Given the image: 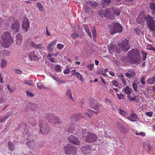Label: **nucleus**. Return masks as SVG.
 I'll use <instances>...</instances> for the list:
<instances>
[{
    "instance_id": "nucleus-58",
    "label": "nucleus",
    "mask_w": 155,
    "mask_h": 155,
    "mask_svg": "<svg viewBox=\"0 0 155 155\" xmlns=\"http://www.w3.org/2000/svg\"><path fill=\"white\" fill-rule=\"evenodd\" d=\"M16 39L15 40H18L19 39H22V37L19 34H17L16 36Z\"/></svg>"
},
{
    "instance_id": "nucleus-22",
    "label": "nucleus",
    "mask_w": 155,
    "mask_h": 155,
    "mask_svg": "<svg viewBox=\"0 0 155 155\" xmlns=\"http://www.w3.org/2000/svg\"><path fill=\"white\" fill-rule=\"evenodd\" d=\"M26 145L29 148L33 149L35 145V141L33 140L29 141L28 140L26 143Z\"/></svg>"
},
{
    "instance_id": "nucleus-33",
    "label": "nucleus",
    "mask_w": 155,
    "mask_h": 155,
    "mask_svg": "<svg viewBox=\"0 0 155 155\" xmlns=\"http://www.w3.org/2000/svg\"><path fill=\"white\" fill-rule=\"evenodd\" d=\"M7 64V61L3 59H1V60L0 66L2 68H4L6 66Z\"/></svg>"
},
{
    "instance_id": "nucleus-38",
    "label": "nucleus",
    "mask_w": 155,
    "mask_h": 155,
    "mask_svg": "<svg viewBox=\"0 0 155 155\" xmlns=\"http://www.w3.org/2000/svg\"><path fill=\"white\" fill-rule=\"evenodd\" d=\"M118 111L121 115L123 116L126 115L127 114V112L123 109H119L118 110Z\"/></svg>"
},
{
    "instance_id": "nucleus-60",
    "label": "nucleus",
    "mask_w": 155,
    "mask_h": 155,
    "mask_svg": "<svg viewBox=\"0 0 155 155\" xmlns=\"http://www.w3.org/2000/svg\"><path fill=\"white\" fill-rule=\"evenodd\" d=\"M26 94L28 96H30L31 97H33L34 96V95L32 93L28 91H27L26 92Z\"/></svg>"
},
{
    "instance_id": "nucleus-46",
    "label": "nucleus",
    "mask_w": 155,
    "mask_h": 155,
    "mask_svg": "<svg viewBox=\"0 0 155 155\" xmlns=\"http://www.w3.org/2000/svg\"><path fill=\"white\" fill-rule=\"evenodd\" d=\"M101 4L103 8H105L107 5V0H102Z\"/></svg>"
},
{
    "instance_id": "nucleus-62",
    "label": "nucleus",
    "mask_w": 155,
    "mask_h": 155,
    "mask_svg": "<svg viewBox=\"0 0 155 155\" xmlns=\"http://www.w3.org/2000/svg\"><path fill=\"white\" fill-rule=\"evenodd\" d=\"M145 114L146 115L150 117H152L153 115L152 112H146Z\"/></svg>"
},
{
    "instance_id": "nucleus-1",
    "label": "nucleus",
    "mask_w": 155,
    "mask_h": 155,
    "mask_svg": "<svg viewBox=\"0 0 155 155\" xmlns=\"http://www.w3.org/2000/svg\"><path fill=\"white\" fill-rule=\"evenodd\" d=\"M1 39V45L5 48L9 47L13 42V40L9 32L6 31L4 32L2 35Z\"/></svg>"
},
{
    "instance_id": "nucleus-9",
    "label": "nucleus",
    "mask_w": 155,
    "mask_h": 155,
    "mask_svg": "<svg viewBox=\"0 0 155 155\" xmlns=\"http://www.w3.org/2000/svg\"><path fill=\"white\" fill-rule=\"evenodd\" d=\"M97 138V136L95 134L89 133L86 136L85 140L87 143H93L96 140Z\"/></svg>"
},
{
    "instance_id": "nucleus-44",
    "label": "nucleus",
    "mask_w": 155,
    "mask_h": 155,
    "mask_svg": "<svg viewBox=\"0 0 155 155\" xmlns=\"http://www.w3.org/2000/svg\"><path fill=\"white\" fill-rule=\"evenodd\" d=\"M57 41V40H55L53 41L48 45V48L55 45Z\"/></svg>"
},
{
    "instance_id": "nucleus-36",
    "label": "nucleus",
    "mask_w": 155,
    "mask_h": 155,
    "mask_svg": "<svg viewBox=\"0 0 155 155\" xmlns=\"http://www.w3.org/2000/svg\"><path fill=\"white\" fill-rule=\"evenodd\" d=\"M119 76L121 80L124 85H126L127 84V82L126 80L124 78V75L122 74H121L119 75Z\"/></svg>"
},
{
    "instance_id": "nucleus-3",
    "label": "nucleus",
    "mask_w": 155,
    "mask_h": 155,
    "mask_svg": "<svg viewBox=\"0 0 155 155\" xmlns=\"http://www.w3.org/2000/svg\"><path fill=\"white\" fill-rule=\"evenodd\" d=\"M108 28H109L110 33L111 35L115 33L121 32L123 29L122 26L117 22L112 23L111 25H109Z\"/></svg>"
},
{
    "instance_id": "nucleus-37",
    "label": "nucleus",
    "mask_w": 155,
    "mask_h": 155,
    "mask_svg": "<svg viewBox=\"0 0 155 155\" xmlns=\"http://www.w3.org/2000/svg\"><path fill=\"white\" fill-rule=\"evenodd\" d=\"M66 95L67 96H68L71 99H73V97L72 96V94L71 92V90L70 88H68L66 93Z\"/></svg>"
},
{
    "instance_id": "nucleus-10",
    "label": "nucleus",
    "mask_w": 155,
    "mask_h": 155,
    "mask_svg": "<svg viewBox=\"0 0 155 155\" xmlns=\"http://www.w3.org/2000/svg\"><path fill=\"white\" fill-rule=\"evenodd\" d=\"M20 27V25L18 20H14L11 25V28L12 31L15 33L18 32Z\"/></svg>"
},
{
    "instance_id": "nucleus-15",
    "label": "nucleus",
    "mask_w": 155,
    "mask_h": 155,
    "mask_svg": "<svg viewBox=\"0 0 155 155\" xmlns=\"http://www.w3.org/2000/svg\"><path fill=\"white\" fill-rule=\"evenodd\" d=\"M29 21L27 18L25 19L22 21V26L23 30L27 31L29 28Z\"/></svg>"
},
{
    "instance_id": "nucleus-49",
    "label": "nucleus",
    "mask_w": 155,
    "mask_h": 155,
    "mask_svg": "<svg viewBox=\"0 0 155 155\" xmlns=\"http://www.w3.org/2000/svg\"><path fill=\"white\" fill-rule=\"evenodd\" d=\"M120 10L119 9H116L114 11V14L117 15H120Z\"/></svg>"
},
{
    "instance_id": "nucleus-17",
    "label": "nucleus",
    "mask_w": 155,
    "mask_h": 155,
    "mask_svg": "<svg viewBox=\"0 0 155 155\" xmlns=\"http://www.w3.org/2000/svg\"><path fill=\"white\" fill-rule=\"evenodd\" d=\"M28 44L30 46L36 49H41V47H43L42 44H36L33 41L29 42Z\"/></svg>"
},
{
    "instance_id": "nucleus-8",
    "label": "nucleus",
    "mask_w": 155,
    "mask_h": 155,
    "mask_svg": "<svg viewBox=\"0 0 155 155\" xmlns=\"http://www.w3.org/2000/svg\"><path fill=\"white\" fill-rule=\"evenodd\" d=\"M119 46L121 50L124 51H127L130 48V45L129 44V41L127 39H125L119 45Z\"/></svg>"
},
{
    "instance_id": "nucleus-30",
    "label": "nucleus",
    "mask_w": 155,
    "mask_h": 155,
    "mask_svg": "<svg viewBox=\"0 0 155 155\" xmlns=\"http://www.w3.org/2000/svg\"><path fill=\"white\" fill-rule=\"evenodd\" d=\"M64 127L66 131L70 132L71 133H73L74 130V128L73 127L69 128V126L68 125L64 126Z\"/></svg>"
},
{
    "instance_id": "nucleus-42",
    "label": "nucleus",
    "mask_w": 155,
    "mask_h": 155,
    "mask_svg": "<svg viewBox=\"0 0 155 155\" xmlns=\"http://www.w3.org/2000/svg\"><path fill=\"white\" fill-rule=\"evenodd\" d=\"M92 35L93 37V39L95 41L96 40V30L95 29V27H94V28H93L92 30Z\"/></svg>"
},
{
    "instance_id": "nucleus-51",
    "label": "nucleus",
    "mask_w": 155,
    "mask_h": 155,
    "mask_svg": "<svg viewBox=\"0 0 155 155\" xmlns=\"http://www.w3.org/2000/svg\"><path fill=\"white\" fill-rule=\"evenodd\" d=\"M145 77H144V76H143L142 78L141 79L140 82L141 84L142 85H144L145 84Z\"/></svg>"
},
{
    "instance_id": "nucleus-50",
    "label": "nucleus",
    "mask_w": 155,
    "mask_h": 155,
    "mask_svg": "<svg viewBox=\"0 0 155 155\" xmlns=\"http://www.w3.org/2000/svg\"><path fill=\"white\" fill-rule=\"evenodd\" d=\"M142 54L143 55L142 59L143 60H144L146 58L147 54L145 52L143 51L142 52Z\"/></svg>"
},
{
    "instance_id": "nucleus-34",
    "label": "nucleus",
    "mask_w": 155,
    "mask_h": 155,
    "mask_svg": "<svg viewBox=\"0 0 155 155\" xmlns=\"http://www.w3.org/2000/svg\"><path fill=\"white\" fill-rule=\"evenodd\" d=\"M2 55L3 57H5L6 56H9L10 53L8 51L4 50L2 51Z\"/></svg>"
},
{
    "instance_id": "nucleus-35",
    "label": "nucleus",
    "mask_w": 155,
    "mask_h": 155,
    "mask_svg": "<svg viewBox=\"0 0 155 155\" xmlns=\"http://www.w3.org/2000/svg\"><path fill=\"white\" fill-rule=\"evenodd\" d=\"M86 4L88 5H90L92 8H94L96 6L98 5L97 3L95 2L92 3L91 1L88 2H86Z\"/></svg>"
},
{
    "instance_id": "nucleus-56",
    "label": "nucleus",
    "mask_w": 155,
    "mask_h": 155,
    "mask_svg": "<svg viewBox=\"0 0 155 155\" xmlns=\"http://www.w3.org/2000/svg\"><path fill=\"white\" fill-rule=\"evenodd\" d=\"M51 77L54 80L58 82H59L60 81V80L57 77L55 76H54L53 75L51 74Z\"/></svg>"
},
{
    "instance_id": "nucleus-5",
    "label": "nucleus",
    "mask_w": 155,
    "mask_h": 155,
    "mask_svg": "<svg viewBox=\"0 0 155 155\" xmlns=\"http://www.w3.org/2000/svg\"><path fill=\"white\" fill-rule=\"evenodd\" d=\"M45 117L49 123L55 124L61 123V121L58 117L55 116L53 114H46Z\"/></svg>"
},
{
    "instance_id": "nucleus-4",
    "label": "nucleus",
    "mask_w": 155,
    "mask_h": 155,
    "mask_svg": "<svg viewBox=\"0 0 155 155\" xmlns=\"http://www.w3.org/2000/svg\"><path fill=\"white\" fill-rule=\"evenodd\" d=\"M139 51L137 49H132L128 52V56L133 60H137L138 63L140 60Z\"/></svg>"
},
{
    "instance_id": "nucleus-53",
    "label": "nucleus",
    "mask_w": 155,
    "mask_h": 155,
    "mask_svg": "<svg viewBox=\"0 0 155 155\" xmlns=\"http://www.w3.org/2000/svg\"><path fill=\"white\" fill-rule=\"evenodd\" d=\"M94 65V64H90L87 65V68L90 71H92L93 69V67Z\"/></svg>"
},
{
    "instance_id": "nucleus-52",
    "label": "nucleus",
    "mask_w": 155,
    "mask_h": 155,
    "mask_svg": "<svg viewBox=\"0 0 155 155\" xmlns=\"http://www.w3.org/2000/svg\"><path fill=\"white\" fill-rule=\"evenodd\" d=\"M135 30L136 31V34L139 35H140L141 33V31L138 28H135Z\"/></svg>"
},
{
    "instance_id": "nucleus-57",
    "label": "nucleus",
    "mask_w": 155,
    "mask_h": 155,
    "mask_svg": "<svg viewBox=\"0 0 155 155\" xmlns=\"http://www.w3.org/2000/svg\"><path fill=\"white\" fill-rule=\"evenodd\" d=\"M135 134L136 135H140L142 136L143 137L145 136V133H143L142 132H140L139 133H138V131H137L135 133Z\"/></svg>"
},
{
    "instance_id": "nucleus-20",
    "label": "nucleus",
    "mask_w": 155,
    "mask_h": 155,
    "mask_svg": "<svg viewBox=\"0 0 155 155\" xmlns=\"http://www.w3.org/2000/svg\"><path fill=\"white\" fill-rule=\"evenodd\" d=\"M29 57L31 61H37L38 60V58L37 55L35 54L34 51H32L30 53Z\"/></svg>"
},
{
    "instance_id": "nucleus-59",
    "label": "nucleus",
    "mask_w": 155,
    "mask_h": 155,
    "mask_svg": "<svg viewBox=\"0 0 155 155\" xmlns=\"http://www.w3.org/2000/svg\"><path fill=\"white\" fill-rule=\"evenodd\" d=\"M127 97L129 98V99L131 101H135L136 100V97H132L130 95H128Z\"/></svg>"
},
{
    "instance_id": "nucleus-7",
    "label": "nucleus",
    "mask_w": 155,
    "mask_h": 155,
    "mask_svg": "<svg viewBox=\"0 0 155 155\" xmlns=\"http://www.w3.org/2000/svg\"><path fill=\"white\" fill-rule=\"evenodd\" d=\"M147 22L148 27L150 30L153 31H155V20L154 21L152 17L148 15L144 18Z\"/></svg>"
},
{
    "instance_id": "nucleus-63",
    "label": "nucleus",
    "mask_w": 155,
    "mask_h": 155,
    "mask_svg": "<svg viewBox=\"0 0 155 155\" xmlns=\"http://www.w3.org/2000/svg\"><path fill=\"white\" fill-rule=\"evenodd\" d=\"M25 84H28L30 85H32V83L31 81H25Z\"/></svg>"
},
{
    "instance_id": "nucleus-48",
    "label": "nucleus",
    "mask_w": 155,
    "mask_h": 155,
    "mask_svg": "<svg viewBox=\"0 0 155 155\" xmlns=\"http://www.w3.org/2000/svg\"><path fill=\"white\" fill-rule=\"evenodd\" d=\"M112 84L116 87H118V81L115 80H114L112 82Z\"/></svg>"
},
{
    "instance_id": "nucleus-55",
    "label": "nucleus",
    "mask_w": 155,
    "mask_h": 155,
    "mask_svg": "<svg viewBox=\"0 0 155 155\" xmlns=\"http://www.w3.org/2000/svg\"><path fill=\"white\" fill-rule=\"evenodd\" d=\"M117 97L119 99L121 100L122 98H123L124 97V95L121 94H117Z\"/></svg>"
},
{
    "instance_id": "nucleus-28",
    "label": "nucleus",
    "mask_w": 155,
    "mask_h": 155,
    "mask_svg": "<svg viewBox=\"0 0 155 155\" xmlns=\"http://www.w3.org/2000/svg\"><path fill=\"white\" fill-rule=\"evenodd\" d=\"M85 12L87 13H90L92 12V10L87 5H85L84 6Z\"/></svg>"
},
{
    "instance_id": "nucleus-12",
    "label": "nucleus",
    "mask_w": 155,
    "mask_h": 155,
    "mask_svg": "<svg viewBox=\"0 0 155 155\" xmlns=\"http://www.w3.org/2000/svg\"><path fill=\"white\" fill-rule=\"evenodd\" d=\"M21 127L23 129V134L24 137L26 139H28V137L32 134L29 131L27 125L25 124H23L21 125Z\"/></svg>"
},
{
    "instance_id": "nucleus-40",
    "label": "nucleus",
    "mask_w": 155,
    "mask_h": 155,
    "mask_svg": "<svg viewBox=\"0 0 155 155\" xmlns=\"http://www.w3.org/2000/svg\"><path fill=\"white\" fill-rule=\"evenodd\" d=\"M129 130L127 128V127H123L120 130V131L121 132L123 133H126L128 132Z\"/></svg>"
},
{
    "instance_id": "nucleus-61",
    "label": "nucleus",
    "mask_w": 155,
    "mask_h": 155,
    "mask_svg": "<svg viewBox=\"0 0 155 155\" xmlns=\"http://www.w3.org/2000/svg\"><path fill=\"white\" fill-rule=\"evenodd\" d=\"M117 126L119 129L120 130L122 128L123 126L122 124H120L119 122H117Z\"/></svg>"
},
{
    "instance_id": "nucleus-19",
    "label": "nucleus",
    "mask_w": 155,
    "mask_h": 155,
    "mask_svg": "<svg viewBox=\"0 0 155 155\" xmlns=\"http://www.w3.org/2000/svg\"><path fill=\"white\" fill-rule=\"evenodd\" d=\"M145 17L143 13L142 12H140L137 18V22L138 23L141 24L143 22Z\"/></svg>"
},
{
    "instance_id": "nucleus-31",
    "label": "nucleus",
    "mask_w": 155,
    "mask_h": 155,
    "mask_svg": "<svg viewBox=\"0 0 155 155\" xmlns=\"http://www.w3.org/2000/svg\"><path fill=\"white\" fill-rule=\"evenodd\" d=\"M36 7H37L39 9V10L40 11L42 12H43L44 11V7L41 3L39 2L36 3Z\"/></svg>"
},
{
    "instance_id": "nucleus-6",
    "label": "nucleus",
    "mask_w": 155,
    "mask_h": 155,
    "mask_svg": "<svg viewBox=\"0 0 155 155\" xmlns=\"http://www.w3.org/2000/svg\"><path fill=\"white\" fill-rule=\"evenodd\" d=\"M65 153L69 155H74L76 153L77 148L72 144H68L64 147Z\"/></svg>"
},
{
    "instance_id": "nucleus-16",
    "label": "nucleus",
    "mask_w": 155,
    "mask_h": 155,
    "mask_svg": "<svg viewBox=\"0 0 155 155\" xmlns=\"http://www.w3.org/2000/svg\"><path fill=\"white\" fill-rule=\"evenodd\" d=\"M84 117L82 116L80 114H73L71 118V120L74 121H77L83 118Z\"/></svg>"
},
{
    "instance_id": "nucleus-45",
    "label": "nucleus",
    "mask_w": 155,
    "mask_h": 155,
    "mask_svg": "<svg viewBox=\"0 0 155 155\" xmlns=\"http://www.w3.org/2000/svg\"><path fill=\"white\" fill-rule=\"evenodd\" d=\"M148 82L150 84H152L155 83V80L152 77L149 78L148 80Z\"/></svg>"
},
{
    "instance_id": "nucleus-41",
    "label": "nucleus",
    "mask_w": 155,
    "mask_h": 155,
    "mask_svg": "<svg viewBox=\"0 0 155 155\" xmlns=\"http://www.w3.org/2000/svg\"><path fill=\"white\" fill-rule=\"evenodd\" d=\"M54 70L58 72H59L61 71V68L59 64H57L54 68Z\"/></svg>"
},
{
    "instance_id": "nucleus-47",
    "label": "nucleus",
    "mask_w": 155,
    "mask_h": 155,
    "mask_svg": "<svg viewBox=\"0 0 155 155\" xmlns=\"http://www.w3.org/2000/svg\"><path fill=\"white\" fill-rule=\"evenodd\" d=\"M132 86L134 90L136 91H137V86L136 83H134L132 84Z\"/></svg>"
},
{
    "instance_id": "nucleus-26",
    "label": "nucleus",
    "mask_w": 155,
    "mask_h": 155,
    "mask_svg": "<svg viewBox=\"0 0 155 155\" xmlns=\"http://www.w3.org/2000/svg\"><path fill=\"white\" fill-rule=\"evenodd\" d=\"M10 114V113L8 112L4 117L0 118V122H4L6 119L9 117Z\"/></svg>"
},
{
    "instance_id": "nucleus-14",
    "label": "nucleus",
    "mask_w": 155,
    "mask_h": 155,
    "mask_svg": "<svg viewBox=\"0 0 155 155\" xmlns=\"http://www.w3.org/2000/svg\"><path fill=\"white\" fill-rule=\"evenodd\" d=\"M68 139L70 142L75 145H79L80 143V141L79 139L74 136L71 135L69 136Z\"/></svg>"
},
{
    "instance_id": "nucleus-43",
    "label": "nucleus",
    "mask_w": 155,
    "mask_h": 155,
    "mask_svg": "<svg viewBox=\"0 0 155 155\" xmlns=\"http://www.w3.org/2000/svg\"><path fill=\"white\" fill-rule=\"evenodd\" d=\"M38 88H39L40 89L41 88H46L41 83L39 82L37 84Z\"/></svg>"
},
{
    "instance_id": "nucleus-23",
    "label": "nucleus",
    "mask_w": 155,
    "mask_h": 155,
    "mask_svg": "<svg viewBox=\"0 0 155 155\" xmlns=\"http://www.w3.org/2000/svg\"><path fill=\"white\" fill-rule=\"evenodd\" d=\"M99 15L101 17L104 16L107 18V8H105L104 10L101 9L98 12Z\"/></svg>"
},
{
    "instance_id": "nucleus-27",
    "label": "nucleus",
    "mask_w": 155,
    "mask_h": 155,
    "mask_svg": "<svg viewBox=\"0 0 155 155\" xmlns=\"http://www.w3.org/2000/svg\"><path fill=\"white\" fill-rule=\"evenodd\" d=\"M29 109H30V110L32 111H34L36 109V105L33 104L31 103H29L27 105Z\"/></svg>"
},
{
    "instance_id": "nucleus-54",
    "label": "nucleus",
    "mask_w": 155,
    "mask_h": 155,
    "mask_svg": "<svg viewBox=\"0 0 155 155\" xmlns=\"http://www.w3.org/2000/svg\"><path fill=\"white\" fill-rule=\"evenodd\" d=\"M64 47V45L61 44H58L57 45V48L58 49L61 50Z\"/></svg>"
},
{
    "instance_id": "nucleus-18",
    "label": "nucleus",
    "mask_w": 155,
    "mask_h": 155,
    "mask_svg": "<svg viewBox=\"0 0 155 155\" xmlns=\"http://www.w3.org/2000/svg\"><path fill=\"white\" fill-rule=\"evenodd\" d=\"M90 146L89 145H86L85 146L82 147L81 148L82 152L84 154H87L90 151Z\"/></svg>"
},
{
    "instance_id": "nucleus-11",
    "label": "nucleus",
    "mask_w": 155,
    "mask_h": 155,
    "mask_svg": "<svg viewBox=\"0 0 155 155\" xmlns=\"http://www.w3.org/2000/svg\"><path fill=\"white\" fill-rule=\"evenodd\" d=\"M122 61L124 63V64L127 65L129 64L136 63L137 62V60H133L131 58L128 57H124L121 59Z\"/></svg>"
},
{
    "instance_id": "nucleus-13",
    "label": "nucleus",
    "mask_w": 155,
    "mask_h": 155,
    "mask_svg": "<svg viewBox=\"0 0 155 155\" xmlns=\"http://www.w3.org/2000/svg\"><path fill=\"white\" fill-rule=\"evenodd\" d=\"M89 101V104L90 107L96 110H97L99 107L98 101L94 99H91Z\"/></svg>"
},
{
    "instance_id": "nucleus-24",
    "label": "nucleus",
    "mask_w": 155,
    "mask_h": 155,
    "mask_svg": "<svg viewBox=\"0 0 155 155\" xmlns=\"http://www.w3.org/2000/svg\"><path fill=\"white\" fill-rule=\"evenodd\" d=\"M137 116L136 114H131L130 117H127V118L131 121L134 122L137 121Z\"/></svg>"
},
{
    "instance_id": "nucleus-64",
    "label": "nucleus",
    "mask_w": 155,
    "mask_h": 155,
    "mask_svg": "<svg viewBox=\"0 0 155 155\" xmlns=\"http://www.w3.org/2000/svg\"><path fill=\"white\" fill-rule=\"evenodd\" d=\"M77 36V35L75 33H74L72 34L71 37L73 39H75Z\"/></svg>"
},
{
    "instance_id": "nucleus-32",
    "label": "nucleus",
    "mask_w": 155,
    "mask_h": 155,
    "mask_svg": "<svg viewBox=\"0 0 155 155\" xmlns=\"http://www.w3.org/2000/svg\"><path fill=\"white\" fill-rule=\"evenodd\" d=\"M83 27L85 29V31L87 33L88 35L90 36L91 37V34L90 32V30L88 28V27L86 24H83Z\"/></svg>"
},
{
    "instance_id": "nucleus-25",
    "label": "nucleus",
    "mask_w": 155,
    "mask_h": 155,
    "mask_svg": "<svg viewBox=\"0 0 155 155\" xmlns=\"http://www.w3.org/2000/svg\"><path fill=\"white\" fill-rule=\"evenodd\" d=\"M8 146L9 150L11 151H13L15 149V145L10 141L8 142Z\"/></svg>"
},
{
    "instance_id": "nucleus-21",
    "label": "nucleus",
    "mask_w": 155,
    "mask_h": 155,
    "mask_svg": "<svg viewBox=\"0 0 155 155\" xmlns=\"http://www.w3.org/2000/svg\"><path fill=\"white\" fill-rule=\"evenodd\" d=\"M76 71L75 70H73L71 72L72 74L76 76L78 79L80 80L82 82H83L82 76L79 72H76Z\"/></svg>"
},
{
    "instance_id": "nucleus-29",
    "label": "nucleus",
    "mask_w": 155,
    "mask_h": 155,
    "mask_svg": "<svg viewBox=\"0 0 155 155\" xmlns=\"http://www.w3.org/2000/svg\"><path fill=\"white\" fill-rule=\"evenodd\" d=\"M123 90L124 92H125L126 94H130L132 91V89L128 86L125 87Z\"/></svg>"
},
{
    "instance_id": "nucleus-39",
    "label": "nucleus",
    "mask_w": 155,
    "mask_h": 155,
    "mask_svg": "<svg viewBox=\"0 0 155 155\" xmlns=\"http://www.w3.org/2000/svg\"><path fill=\"white\" fill-rule=\"evenodd\" d=\"M150 7L152 12L155 13V5L153 3L150 4Z\"/></svg>"
},
{
    "instance_id": "nucleus-2",
    "label": "nucleus",
    "mask_w": 155,
    "mask_h": 155,
    "mask_svg": "<svg viewBox=\"0 0 155 155\" xmlns=\"http://www.w3.org/2000/svg\"><path fill=\"white\" fill-rule=\"evenodd\" d=\"M38 125L40 128L39 133L42 134H46L50 131L49 127L45 124L44 120L41 117L39 118Z\"/></svg>"
}]
</instances>
